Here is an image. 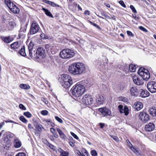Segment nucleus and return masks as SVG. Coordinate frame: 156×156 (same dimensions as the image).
Here are the masks:
<instances>
[{
	"label": "nucleus",
	"mask_w": 156,
	"mask_h": 156,
	"mask_svg": "<svg viewBox=\"0 0 156 156\" xmlns=\"http://www.w3.org/2000/svg\"><path fill=\"white\" fill-rule=\"evenodd\" d=\"M86 66L82 63L74 62L72 63L69 68V72L75 75H79L85 72Z\"/></svg>",
	"instance_id": "obj_1"
},
{
	"label": "nucleus",
	"mask_w": 156,
	"mask_h": 156,
	"mask_svg": "<svg viewBox=\"0 0 156 156\" xmlns=\"http://www.w3.org/2000/svg\"><path fill=\"white\" fill-rule=\"evenodd\" d=\"M72 90V94L75 97H79L85 92L84 87L81 84H76L74 86Z\"/></svg>",
	"instance_id": "obj_2"
},
{
	"label": "nucleus",
	"mask_w": 156,
	"mask_h": 156,
	"mask_svg": "<svg viewBox=\"0 0 156 156\" xmlns=\"http://www.w3.org/2000/svg\"><path fill=\"white\" fill-rule=\"evenodd\" d=\"M61 84L63 87L67 88L70 87L73 84V81L71 76L68 74L62 75Z\"/></svg>",
	"instance_id": "obj_3"
},
{
	"label": "nucleus",
	"mask_w": 156,
	"mask_h": 156,
	"mask_svg": "<svg viewBox=\"0 0 156 156\" xmlns=\"http://www.w3.org/2000/svg\"><path fill=\"white\" fill-rule=\"evenodd\" d=\"M73 50L69 49L63 50L60 53V55L62 58H68L73 57L75 55Z\"/></svg>",
	"instance_id": "obj_4"
},
{
	"label": "nucleus",
	"mask_w": 156,
	"mask_h": 156,
	"mask_svg": "<svg viewBox=\"0 0 156 156\" xmlns=\"http://www.w3.org/2000/svg\"><path fill=\"white\" fill-rule=\"evenodd\" d=\"M138 73L143 80H148L150 77L149 72L148 70L145 68L141 67L138 70Z\"/></svg>",
	"instance_id": "obj_5"
},
{
	"label": "nucleus",
	"mask_w": 156,
	"mask_h": 156,
	"mask_svg": "<svg viewBox=\"0 0 156 156\" xmlns=\"http://www.w3.org/2000/svg\"><path fill=\"white\" fill-rule=\"evenodd\" d=\"M98 111L104 117H107L109 119L111 118L112 112L109 109L106 107L101 108H99Z\"/></svg>",
	"instance_id": "obj_6"
},
{
	"label": "nucleus",
	"mask_w": 156,
	"mask_h": 156,
	"mask_svg": "<svg viewBox=\"0 0 156 156\" xmlns=\"http://www.w3.org/2000/svg\"><path fill=\"white\" fill-rule=\"evenodd\" d=\"M82 101L84 104L89 105L93 103V99L91 95L86 94L83 97Z\"/></svg>",
	"instance_id": "obj_7"
},
{
	"label": "nucleus",
	"mask_w": 156,
	"mask_h": 156,
	"mask_svg": "<svg viewBox=\"0 0 156 156\" xmlns=\"http://www.w3.org/2000/svg\"><path fill=\"white\" fill-rule=\"evenodd\" d=\"M39 28L38 24L35 21H33L30 28V34H35L38 31Z\"/></svg>",
	"instance_id": "obj_8"
},
{
	"label": "nucleus",
	"mask_w": 156,
	"mask_h": 156,
	"mask_svg": "<svg viewBox=\"0 0 156 156\" xmlns=\"http://www.w3.org/2000/svg\"><path fill=\"white\" fill-rule=\"evenodd\" d=\"M147 87L148 90L151 93L156 92V82L152 81L148 82Z\"/></svg>",
	"instance_id": "obj_9"
},
{
	"label": "nucleus",
	"mask_w": 156,
	"mask_h": 156,
	"mask_svg": "<svg viewBox=\"0 0 156 156\" xmlns=\"http://www.w3.org/2000/svg\"><path fill=\"white\" fill-rule=\"evenodd\" d=\"M139 119L144 122H146L149 119V116L144 112H140L139 115Z\"/></svg>",
	"instance_id": "obj_10"
},
{
	"label": "nucleus",
	"mask_w": 156,
	"mask_h": 156,
	"mask_svg": "<svg viewBox=\"0 0 156 156\" xmlns=\"http://www.w3.org/2000/svg\"><path fill=\"white\" fill-rule=\"evenodd\" d=\"M132 79L134 83L137 85L140 86L144 83L143 80H142L137 75L133 76Z\"/></svg>",
	"instance_id": "obj_11"
},
{
	"label": "nucleus",
	"mask_w": 156,
	"mask_h": 156,
	"mask_svg": "<svg viewBox=\"0 0 156 156\" xmlns=\"http://www.w3.org/2000/svg\"><path fill=\"white\" fill-rule=\"evenodd\" d=\"M126 142L128 144L129 143L130 144L129 145V147L131 150L137 156H141V152L140 151L138 148H134L132 145L130 143V141L127 140Z\"/></svg>",
	"instance_id": "obj_12"
},
{
	"label": "nucleus",
	"mask_w": 156,
	"mask_h": 156,
	"mask_svg": "<svg viewBox=\"0 0 156 156\" xmlns=\"http://www.w3.org/2000/svg\"><path fill=\"white\" fill-rule=\"evenodd\" d=\"M45 53L44 50L41 47H39L36 52L37 58H39L40 57L42 58L44 56V54Z\"/></svg>",
	"instance_id": "obj_13"
},
{
	"label": "nucleus",
	"mask_w": 156,
	"mask_h": 156,
	"mask_svg": "<svg viewBox=\"0 0 156 156\" xmlns=\"http://www.w3.org/2000/svg\"><path fill=\"white\" fill-rule=\"evenodd\" d=\"M34 44L33 42H30L28 46V48L29 51V54L31 58H34V57L33 56V54L34 52H35V50L33 51L34 48L33 47Z\"/></svg>",
	"instance_id": "obj_14"
},
{
	"label": "nucleus",
	"mask_w": 156,
	"mask_h": 156,
	"mask_svg": "<svg viewBox=\"0 0 156 156\" xmlns=\"http://www.w3.org/2000/svg\"><path fill=\"white\" fill-rule=\"evenodd\" d=\"M154 125L152 123L150 122L145 125L144 129L146 131H151L154 130Z\"/></svg>",
	"instance_id": "obj_15"
},
{
	"label": "nucleus",
	"mask_w": 156,
	"mask_h": 156,
	"mask_svg": "<svg viewBox=\"0 0 156 156\" xmlns=\"http://www.w3.org/2000/svg\"><path fill=\"white\" fill-rule=\"evenodd\" d=\"M130 94L132 96L137 97L138 94V91L137 88L134 87H133L130 89Z\"/></svg>",
	"instance_id": "obj_16"
},
{
	"label": "nucleus",
	"mask_w": 156,
	"mask_h": 156,
	"mask_svg": "<svg viewBox=\"0 0 156 156\" xmlns=\"http://www.w3.org/2000/svg\"><path fill=\"white\" fill-rule=\"evenodd\" d=\"M9 9L12 12L16 14L18 13L20 11V9L14 4L11 5Z\"/></svg>",
	"instance_id": "obj_17"
},
{
	"label": "nucleus",
	"mask_w": 156,
	"mask_h": 156,
	"mask_svg": "<svg viewBox=\"0 0 156 156\" xmlns=\"http://www.w3.org/2000/svg\"><path fill=\"white\" fill-rule=\"evenodd\" d=\"M96 101L98 105L102 104L103 103V97L101 95H98L96 97Z\"/></svg>",
	"instance_id": "obj_18"
},
{
	"label": "nucleus",
	"mask_w": 156,
	"mask_h": 156,
	"mask_svg": "<svg viewBox=\"0 0 156 156\" xmlns=\"http://www.w3.org/2000/svg\"><path fill=\"white\" fill-rule=\"evenodd\" d=\"M134 108L137 111L140 110L143 107V105L140 102H137L134 104Z\"/></svg>",
	"instance_id": "obj_19"
},
{
	"label": "nucleus",
	"mask_w": 156,
	"mask_h": 156,
	"mask_svg": "<svg viewBox=\"0 0 156 156\" xmlns=\"http://www.w3.org/2000/svg\"><path fill=\"white\" fill-rule=\"evenodd\" d=\"M14 146L16 148H19L21 147L22 145L21 142L18 139H15L13 142Z\"/></svg>",
	"instance_id": "obj_20"
},
{
	"label": "nucleus",
	"mask_w": 156,
	"mask_h": 156,
	"mask_svg": "<svg viewBox=\"0 0 156 156\" xmlns=\"http://www.w3.org/2000/svg\"><path fill=\"white\" fill-rule=\"evenodd\" d=\"M1 38L3 41L5 43H9L12 41L13 38L11 37H2Z\"/></svg>",
	"instance_id": "obj_21"
},
{
	"label": "nucleus",
	"mask_w": 156,
	"mask_h": 156,
	"mask_svg": "<svg viewBox=\"0 0 156 156\" xmlns=\"http://www.w3.org/2000/svg\"><path fill=\"white\" fill-rule=\"evenodd\" d=\"M34 125L36 129L39 131H42L44 128L42 126L37 122H35L34 123Z\"/></svg>",
	"instance_id": "obj_22"
},
{
	"label": "nucleus",
	"mask_w": 156,
	"mask_h": 156,
	"mask_svg": "<svg viewBox=\"0 0 156 156\" xmlns=\"http://www.w3.org/2000/svg\"><path fill=\"white\" fill-rule=\"evenodd\" d=\"M150 114L153 117L156 116V108L155 107H151L149 110Z\"/></svg>",
	"instance_id": "obj_23"
},
{
	"label": "nucleus",
	"mask_w": 156,
	"mask_h": 156,
	"mask_svg": "<svg viewBox=\"0 0 156 156\" xmlns=\"http://www.w3.org/2000/svg\"><path fill=\"white\" fill-rule=\"evenodd\" d=\"M140 92H141L140 95L142 98L147 97L149 96L150 95V93L147 90L141 89Z\"/></svg>",
	"instance_id": "obj_24"
},
{
	"label": "nucleus",
	"mask_w": 156,
	"mask_h": 156,
	"mask_svg": "<svg viewBox=\"0 0 156 156\" xmlns=\"http://www.w3.org/2000/svg\"><path fill=\"white\" fill-rule=\"evenodd\" d=\"M19 53L21 56H25L26 55V53L25 51V47L23 46L21 49L18 52Z\"/></svg>",
	"instance_id": "obj_25"
},
{
	"label": "nucleus",
	"mask_w": 156,
	"mask_h": 156,
	"mask_svg": "<svg viewBox=\"0 0 156 156\" xmlns=\"http://www.w3.org/2000/svg\"><path fill=\"white\" fill-rule=\"evenodd\" d=\"M56 129L59 133L61 138L62 139H64L66 136L62 131L60 129L58 128Z\"/></svg>",
	"instance_id": "obj_26"
},
{
	"label": "nucleus",
	"mask_w": 156,
	"mask_h": 156,
	"mask_svg": "<svg viewBox=\"0 0 156 156\" xmlns=\"http://www.w3.org/2000/svg\"><path fill=\"white\" fill-rule=\"evenodd\" d=\"M20 44H19L18 42H15L11 45V47L12 48L15 49L18 48L20 47Z\"/></svg>",
	"instance_id": "obj_27"
},
{
	"label": "nucleus",
	"mask_w": 156,
	"mask_h": 156,
	"mask_svg": "<svg viewBox=\"0 0 156 156\" xmlns=\"http://www.w3.org/2000/svg\"><path fill=\"white\" fill-rule=\"evenodd\" d=\"M42 10L44 12L45 14L46 15H47L48 16L51 17L52 18H53V16L52 14L51 13V12L48 9L43 8L42 9Z\"/></svg>",
	"instance_id": "obj_28"
},
{
	"label": "nucleus",
	"mask_w": 156,
	"mask_h": 156,
	"mask_svg": "<svg viewBox=\"0 0 156 156\" xmlns=\"http://www.w3.org/2000/svg\"><path fill=\"white\" fill-rule=\"evenodd\" d=\"M4 2L9 9L14 4L10 0H5Z\"/></svg>",
	"instance_id": "obj_29"
},
{
	"label": "nucleus",
	"mask_w": 156,
	"mask_h": 156,
	"mask_svg": "<svg viewBox=\"0 0 156 156\" xmlns=\"http://www.w3.org/2000/svg\"><path fill=\"white\" fill-rule=\"evenodd\" d=\"M19 86L21 89L26 90H28L30 88V87L29 85L24 84H20Z\"/></svg>",
	"instance_id": "obj_30"
},
{
	"label": "nucleus",
	"mask_w": 156,
	"mask_h": 156,
	"mask_svg": "<svg viewBox=\"0 0 156 156\" xmlns=\"http://www.w3.org/2000/svg\"><path fill=\"white\" fill-rule=\"evenodd\" d=\"M136 69L135 65L133 64H130L129 66V70L130 72H134L136 71Z\"/></svg>",
	"instance_id": "obj_31"
},
{
	"label": "nucleus",
	"mask_w": 156,
	"mask_h": 156,
	"mask_svg": "<svg viewBox=\"0 0 156 156\" xmlns=\"http://www.w3.org/2000/svg\"><path fill=\"white\" fill-rule=\"evenodd\" d=\"M59 151L60 153V156H68V152L63 151L61 149H60Z\"/></svg>",
	"instance_id": "obj_32"
},
{
	"label": "nucleus",
	"mask_w": 156,
	"mask_h": 156,
	"mask_svg": "<svg viewBox=\"0 0 156 156\" xmlns=\"http://www.w3.org/2000/svg\"><path fill=\"white\" fill-rule=\"evenodd\" d=\"M51 52L53 54H55L58 51V50L56 48V47L55 46H52L50 48Z\"/></svg>",
	"instance_id": "obj_33"
},
{
	"label": "nucleus",
	"mask_w": 156,
	"mask_h": 156,
	"mask_svg": "<svg viewBox=\"0 0 156 156\" xmlns=\"http://www.w3.org/2000/svg\"><path fill=\"white\" fill-rule=\"evenodd\" d=\"M26 26H21L20 31V32H23V33H24L26 32Z\"/></svg>",
	"instance_id": "obj_34"
},
{
	"label": "nucleus",
	"mask_w": 156,
	"mask_h": 156,
	"mask_svg": "<svg viewBox=\"0 0 156 156\" xmlns=\"http://www.w3.org/2000/svg\"><path fill=\"white\" fill-rule=\"evenodd\" d=\"M44 121L47 122L48 125H50L51 126L53 127L55 126L54 123L52 122H51L50 121L45 119L44 120Z\"/></svg>",
	"instance_id": "obj_35"
},
{
	"label": "nucleus",
	"mask_w": 156,
	"mask_h": 156,
	"mask_svg": "<svg viewBox=\"0 0 156 156\" xmlns=\"http://www.w3.org/2000/svg\"><path fill=\"white\" fill-rule=\"evenodd\" d=\"M119 100L125 102H128V99L127 98L121 96L119 98Z\"/></svg>",
	"instance_id": "obj_36"
},
{
	"label": "nucleus",
	"mask_w": 156,
	"mask_h": 156,
	"mask_svg": "<svg viewBox=\"0 0 156 156\" xmlns=\"http://www.w3.org/2000/svg\"><path fill=\"white\" fill-rule=\"evenodd\" d=\"M40 37L41 38L43 39H46L48 38V36L43 33H42L41 34Z\"/></svg>",
	"instance_id": "obj_37"
},
{
	"label": "nucleus",
	"mask_w": 156,
	"mask_h": 156,
	"mask_svg": "<svg viewBox=\"0 0 156 156\" xmlns=\"http://www.w3.org/2000/svg\"><path fill=\"white\" fill-rule=\"evenodd\" d=\"M23 115L28 118H30L32 116V114L29 112H24Z\"/></svg>",
	"instance_id": "obj_38"
},
{
	"label": "nucleus",
	"mask_w": 156,
	"mask_h": 156,
	"mask_svg": "<svg viewBox=\"0 0 156 156\" xmlns=\"http://www.w3.org/2000/svg\"><path fill=\"white\" fill-rule=\"evenodd\" d=\"M20 121L24 123H26L27 122V120L23 116H21L20 117Z\"/></svg>",
	"instance_id": "obj_39"
},
{
	"label": "nucleus",
	"mask_w": 156,
	"mask_h": 156,
	"mask_svg": "<svg viewBox=\"0 0 156 156\" xmlns=\"http://www.w3.org/2000/svg\"><path fill=\"white\" fill-rule=\"evenodd\" d=\"M123 113H124L126 115H127L129 114L128 108L127 107H125L124 108Z\"/></svg>",
	"instance_id": "obj_40"
},
{
	"label": "nucleus",
	"mask_w": 156,
	"mask_h": 156,
	"mask_svg": "<svg viewBox=\"0 0 156 156\" xmlns=\"http://www.w3.org/2000/svg\"><path fill=\"white\" fill-rule=\"evenodd\" d=\"M90 154L92 156H97L98 154L95 150H93L91 151Z\"/></svg>",
	"instance_id": "obj_41"
},
{
	"label": "nucleus",
	"mask_w": 156,
	"mask_h": 156,
	"mask_svg": "<svg viewBox=\"0 0 156 156\" xmlns=\"http://www.w3.org/2000/svg\"><path fill=\"white\" fill-rule=\"evenodd\" d=\"M118 108L120 112L121 113H123L124 108L122 105H119L118 106Z\"/></svg>",
	"instance_id": "obj_42"
},
{
	"label": "nucleus",
	"mask_w": 156,
	"mask_h": 156,
	"mask_svg": "<svg viewBox=\"0 0 156 156\" xmlns=\"http://www.w3.org/2000/svg\"><path fill=\"white\" fill-rule=\"evenodd\" d=\"M130 8L132 10V11L133 12H134V13H137L135 7H134V6L133 5H131L130 6Z\"/></svg>",
	"instance_id": "obj_43"
},
{
	"label": "nucleus",
	"mask_w": 156,
	"mask_h": 156,
	"mask_svg": "<svg viewBox=\"0 0 156 156\" xmlns=\"http://www.w3.org/2000/svg\"><path fill=\"white\" fill-rule=\"evenodd\" d=\"M9 25L11 26V28H13L14 26L16 25L15 23L13 21H9Z\"/></svg>",
	"instance_id": "obj_44"
},
{
	"label": "nucleus",
	"mask_w": 156,
	"mask_h": 156,
	"mask_svg": "<svg viewBox=\"0 0 156 156\" xmlns=\"http://www.w3.org/2000/svg\"><path fill=\"white\" fill-rule=\"evenodd\" d=\"M41 114L44 115H47L48 114V112L46 110H44L41 111Z\"/></svg>",
	"instance_id": "obj_45"
},
{
	"label": "nucleus",
	"mask_w": 156,
	"mask_h": 156,
	"mask_svg": "<svg viewBox=\"0 0 156 156\" xmlns=\"http://www.w3.org/2000/svg\"><path fill=\"white\" fill-rule=\"evenodd\" d=\"M119 3L123 7L126 8V6L123 1L122 0H120L119 2Z\"/></svg>",
	"instance_id": "obj_46"
},
{
	"label": "nucleus",
	"mask_w": 156,
	"mask_h": 156,
	"mask_svg": "<svg viewBox=\"0 0 156 156\" xmlns=\"http://www.w3.org/2000/svg\"><path fill=\"white\" fill-rule=\"evenodd\" d=\"M55 119L57 121L60 123H62L63 122L62 120L58 116H55Z\"/></svg>",
	"instance_id": "obj_47"
},
{
	"label": "nucleus",
	"mask_w": 156,
	"mask_h": 156,
	"mask_svg": "<svg viewBox=\"0 0 156 156\" xmlns=\"http://www.w3.org/2000/svg\"><path fill=\"white\" fill-rule=\"evenodd\" d=\"M139 28L140 30L145 32H147V30L145 29L144 27H143L142 26H140L139 27Z\"/></svg>",
	"instance_id": "obj_48"
},
{
	"label": "nucleus",
	"mask_w": 156,
	"mask_h": 156,
	"mask_svg": "<svg viewBox=\"0 0 156 156\" xmlns=\"http://www.w3.org/2000/svg\"><path fill=\"white\" fill-rule=\"evenodd\" d=\"M41 101L44 102L45 104H47L48 103V101L47 100V99L45 98H41Z\"/></svg>",
	"instance_id": "obj_49"
},
{
	"label": "nucleus",
	"mask_w": 156,
	"mask_h": 156,
	"mask_svg": "<svg viewBox=\"0 0 156 156\" xmlns=\"http://www.w3.org/2000/svg\"><path fill=\"white\" fill-rule=\"evenodd\" d=\"M51 5L52 6L54 7H60V6L59 5L54 3L53 2H51Z\"/></svg>",
	"instance_id": "obj_50"
},
{
	"label": "nucleus",
	"mask_w": 156,
	"mask_h": 156,
	"mask_svg": "<svg viewBox=\"0 0 156 156\" xmlns=\"http://www.w3.org/2000/svg\"><path fill=\"white\" fill-rule=\"evenodd\" d=\"M71 135L73 136L76 139H79L78 137L73 133L71 132H70Z\"/></svg>",
	"instance_id": "obj_51"
},
{
	"label": "nucleus",
	"mask_w": 156,
	"mask_h": 156,
	"mask_svg": "<svg viewBox=\"0 0 156 156\" xmlns=\"http://www.w3.org/2000/svg\"><path fill=\"white\" fill-rule=\"evenodd\" d=\"M19 108L23 110H26V107L22 104H20L19 105Z\"/></svg>",
	"instance_id": "obj_52"
},
{
	"label": "nucleus",
	"mask_w": 156,
	"mask_h": 156,
	"mask_svg": "<svg viewBox=\"0 0 156 156\" xmlns=\"http://www.w3.org/2000/svg\"><path fill=\"white\" fill-rule=\"evenodd\" d=\"M20 32L19 34L20 38L23 37L25 36V35L23 33V32H20Z\"/></svg>",
	"instance_id": "obj_53"
},
{
	"label": "nucleus",
	"mask_w": 156,
	"mask_h": 156,
	"mask_svg": "<svg viewBox=\"0 0 156 156\" xmlns=\"http://www.w3.org/2000/svg\"><path fill=\"white\" fill-rule=\"evenodd\" d=\"M69 144L71 147H73L74 146L75 143L74 142L73 140H72L71 141H69Z\"/></svg>",
	"instance_id": "obj_54"
},
{
	"label": "nucleus",
	"mask_w": 156,
	"mask_h": 156,
	"mask_svg": "<svg viewBox=\"0 0 156 156\" xmlns=\"http://www.w3.org/2000/svg\"><path fill=\"white\" fill-rule=\"evenodd\" d=\"M43 2L45 3H46L50 5H51V2H52L50 1L47 0H43Z\"/></svg>",
	"instance_id": "obj_55"
},
{
	"label": "nucleus",
	"mask_w": 156,
	"mask_h": 156,
	"mask_svg": "<svg viewBox=\"0 0 156 156\" xmlns=\"http://www.w3.org/2000/svg\"><path fill=\"white\" fill-rule=\"evenodd\" d=\"M13 134L12 133H10L9 134H8L7 135V136H6V138H7L8 140H9V138L12 137H13Z\"/></svg>",
	"instance_id": "obj_56"
},
{
	"label": "nucleus",
	"mask_w": 156,
	"mask_h": 156,
	"mask_svg": "<svg viewBox=\"0 0 156 156\" xmlns=\"http://www.w3.org/2000/svg\"><path fill=\"white\" fill-rule=\"evenodd\" d=\"M50 130L51 132L53 134H55V133L56 132L55 129L52 128H50Z\"/></svg>",
	"instance_id": "obj_57"
},
{
	"label": "nucleus",
	"mask_w": 156,
	"mask_h": 156,
	"mask_svg": "<svg viewBox=\"0 0 156 156\" xmlns=\"http://www.w3.org/2000/svg\"><path fill=\"white\" fill-rule=\"evenodd\" d=\"M16 156H26V154L23 153H19L16 155Z\"/></svg>",
	"instance_id": "obj_58"
},
{
	"label": "nucleus",
	"mask_w": 156,
	"mask_h": 156,
	"mask_svg": "<svg viewBox=\"0 0 156 156\" xmlns=\"http://www.w3.org/2000/svg\"><path fill=\"white\" fill-rule=\"evenodd\" d=\"M5 122H6V123H8V122H11V123H14V124H16L17 123L13 121H12V120H6V121H5Z\"/></svg>",
	"instance_id": "obj_59"
},
{
	"label": "nucleus",
	"mask_w": 156,
	"mask_h": 156,
	"mask_svg": "<svg viewBox=\"0 0 156 156\" xmlns=\"http://www.w3.org/2000/svg\"><path fill=\"white\" fill-rule=\"evenodd\" d=\"M127 34L129 36H133V34L132 33L131 31H127Z\"/></svg>",
	"instance_id": "obj_60"
},
{
	"label": "nucleus",
	"mask_w": 156,
	"mask_h": 156,
	"mask_svg": "<svg viewBox=\"0 0 156 156\" xmlns=\"http://www.w3.org/2000/svg\"><path fill=\"white\" fill-rule=\"evenodd\" d=\"M84 13L85 15H89L90 14V12L89 10H86L84 12Z\"/></svg>",
	"instance_id": "obj_61"
},
{
	"label": "nucleus",
	"mask_w": 156,
	"mask_h": 156,
	"mask_svg": "<svg viewBox=\"0 0 156 156\" xmlns=\"http://www.w3.org/2000/svg\"><path fill=\"white\" fill-rule=\"evenodd\" d=\"M102 15L103 16H104V17L106 18H107V19H108L110 18V17L108 16V15H107L106 14H104V13H103V14H102Z\"/></svg>",
	"instance_id": "obj_62"
},
{
	"label": "nucleus",
	"mask_w": 156,
	"mask_h": 156,
	"mask_svg": "<svg viewBox=\"0 0 156 156\" xmlns=\"http://www.w3.org/2000/svg\"><path fill=\"white\" fill-rule=\"evenodd\" d=\"M111 136L113 139L115 140V141H117L118 140V137L116 136H113L112 135H111Z\"/></svg>",
	"instance_id": "obj_63"
},
{
	"label": "nucleus",
	"mask_w": 156,
	"mask_h": 156,
	"mask_svg": "<svg viewBox=\"0 0 156 156\" xmlns=\"http://www.w3.org/2000/svg\"><path fill=\"white\" fill-rule=\"evenodd\" d=\"M48 146L52 149H55V147L54 146L52 145V144H51L50 143L49 145V146Z\"/></svg>",
	"instance_id": "obj_64"
}]
</instances>
